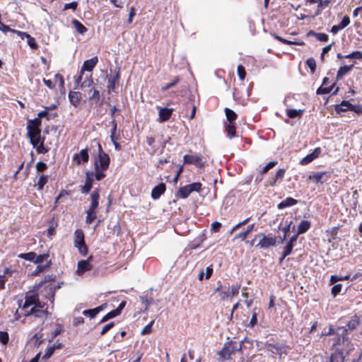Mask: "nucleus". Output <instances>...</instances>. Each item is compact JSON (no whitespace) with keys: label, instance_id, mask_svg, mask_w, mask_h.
<instances>
[{"label":"nucleus","instance_id":"obj_32","mask_svg":"<svg viewBox=\"0 0 362 362\" xmlns=\"http://www.w3.org/2000/svg\"><path fill=\"white\" fill-rule=\"evenodd\" d=\"M326 81H327V78H324L322 86L318 88V90H317L318 94H326V93H329L332 91L333 86H330L328 88L326 87Z\"/></svg>","mask_w":362,"mask_h":362},{"label":"nucleus","instance_id":"obj_11","mask_svg":"<svg viewBox=\"0 0 362 362\" xmlns=\"http://www.w3.org/2000/svg\"><path fill=\"white\" fill-rule=\"evenodd\" d=\"M276 243V238L275 237H269L263 235L262 238L257 243V247L260 248L267 249L271 246H274Z\"/></svg>","mask_w":362,"mask_h":362},{"label":"nucleus","instance_id":"obj_43","mask_svg":"<svg viewBox=\"0 0 362 362\" xmlns=\"http://www.w3.org/2000/svg\"><path fill=\"white\" fill-rule=\"evenodd\" d=\"M302 111L300 110H297L295 109L287 110V115L290 118H295L301 115Z\"/></svg>","mask_w":362,"mask_h":362},{"label":"nucleus","instance_id":"obj_49","mask_svg":"<svg viewBox=\"0 0 362 362\" xmlns=\"http://www.w3.org/2000/svg\"><path fill=\"white\" fill-rule=\"evenodd\" d=\"M117 316V314L115 312V310H112L111 312L106 314L100 320L101 323H103L110 319H112L115 317Z\"/></svg>","mask_w":362,"mask_h":362},{"label":"nucleus","instance_id":"obj_31","mask_svg":"<svg viewBox=\"0 0 362 362\" xmlns=\"http://www.w3.org/2000/svg\"><path fill=\"white\" fill-rule=\"evenodd\" d=\"M225 112H226V116L227 120L228 121V123H233V122L237 118L236 113L233 110H232L228 107H226L225 109Z\"/></svg>","mask_w":362,"mask_h":362},{"label":"nucleus","instance_id":"obj_23","mask_svg":"<svg viewBox=\"0 0 362 362\" xmlns=\"http://www.w3.org/2000/svg\"><path fill=\"white\" fill-rule=\"evenodd\" d=\"M70 103L74 106H77L81 100V94L78 92L71 91L69 93Z\"/></svg>","mask_w":362,"mask_h":362},{"label":"nucleus","instance_id":"obj_53","mask_svg":"<svg viewBox=\"0 0 362 362\" xmlns=\"http://www.w3.org/2000/svg\"><path fill=\"white\" fill-rule=\"evenodd\" d=\"M153 324V320H152L150 323H148L147 325H146L142 331L141 332V334H148L152 332V325Z\"/></svg>","mask_w":362,"mask_h":362},{"label":"nucleus","instance_id":"obj_63","mask_svg":"<svg viewBox=\"0 0 362 362\" xmlns=\"http://www.w3.org/2000/svg\"><path fill=\"white\" fill-rule=\"evenodd\" d=\"M33 339H35V344L37 345H40L42 341V334L37 333L33 336Z\"/></svg>","mask_w":362,"mask_h":362},{"label":"nucleus","instance_id":"obj_17","mask_svg":"<svg viewBox=\"0 0 362 362\" xmlns=\"http://www.w3.org/2000/svg\"><path fill=\"white\" fill-rule=\"evenodd\" d=\"M165 190V185L163 183H160L158 185L154 187L151 192V197L153 199H157L160 196L164 193Z\"/></svg>","mask_w":362,"mask_h":362},{"label":"nucleus","instance_id":"obj_4","mask_svg":"<svg viewBox=\"0 0 362 362\" xmlns=\"http://www.w3.org/2000/svg\"><path fill=\"white\" fill-rule=\"evenodd\" d=\"M242 345L239 344L238 347L235 345V343L230 341L226 342L221 351H218V354L223 361H227L230 358V356L237 351H240Z\"/></svg>","mask_w":362,"mask_h":362},{"label":"nucleus","instance_id":"obj_28","mask_svg":"<svg viewBox=\"0 0 362 362\" xmlns=\"http://www.w3.org/2000/svg\"><path fill=\"white\" fill-rule=\"evenodd\" d=\"M57 115V112H49L46 108L43 111L38 112L37 116L39 118L46 117L47 120L54 119Z\"/></svg>","mask_w":362,"mask_h":362},{"label":"nucleus","instance_id":"obj_21","mask_svg":"<svg viewBox=\"0 0 362 362\" xmlns=\"http://www.w3.org/2000/svg\"><path fill=\"white\" fill-rule=\"evenodd\" d=\"M310 222L309 221H307V220H303L298 227V232H297V234L298 236L300 234H303L305 233V232L308 231V230L310 228Z\"/></svg>","mask_w":362,"mask_h":362},{"label":"nucleus","instance_id":"obj_46","mask_svg":"<svg viewBox=\"0 0 362 362\" xmlns=\"http://www.w3.org/2000/svg\"><path fill=\"white\" fill-rule=\"evenodd\" d=\"M106 170H101V169H95V179L98 181L101 180L102 179H103L106 175L105 173V171Z\"/></svg>","mask_w":362,"mask_h":362},{"label":"nucleus","instance_id":"obj_3","mask_svg":"<svg viewBox=\"0 0 362 362\" xmlns=\"http://www.w3.org/2000/svg\"><path fill=\"white\" fill-rule=\"evenodd\" d=\"M98 153L95 157L94 168L107 170L110 165V156L103 151L100 143H98Z\"/></svg>","mask_w":362,"mask_h":362},{"label":"nucleus","instance_id":"obj_24","mask_svg":"<svg viewBox=\"0 0 362 362\" xmlns=\"http://www.w3.org/2000/svg\"><path fill=\"white\" fill-rule=\"evenodd\" d=\"M190 189L188 186V185L180 187V189L177 192V197L181 199H186L189 197V195L191 194Z\"/></svg>","mask_w":362,"mask_h":362},{"label":"nucleus","instance_id":"obj_44","mask_svg":"<svg viewBox=\"0 0 362 362\" xmlns=\"http://www.w3.org/2000/svg\"><path fill=\"white\" fill-rule=\"evenodd\" d=\"M191 192H199L202 189V184L200 182H194L188 185Z\"/></svg>","mask_w":362,"mask_h":362},{"label":"nucleus","instance_id":"obj_50","mask_svg":"<svg viewBox=\"0 0 362 362\" xmlns=\"http://www.w3.org/2000/svg\"><path fill=\"white\" fill-rule=\"evenodd\" d=\"M49 257V255L47 253H44L40 255H36V257L35 259V264H40L43 261L46 260Z\"/></svg>","mask_w":362,"mask_h":362},{"label":"nucleus","instance_id":"obj_5","mask_svg":"<svg viewBox=\"0 0 362 362\" xmlns=\"http://www.w3.org/2000/svg\"><path fill=\"white\" fill-rule=\"evenodd\" d=\"M74 245L82 255H87L88 247L85 244L84 234L81 229H77L74 232Z\"/></svg>","mask_w":362,"mask_h":362},{"label":"nucleus","instance_id":"obj_30","mask_svg":"<svg viewBox=\"0 0 362 362\" xmlns=\"http://www.w3.org/2000/svg\"><path fill=\"white\" fill-rule=\"evenodd\" d=\"M18 257L21 259L35 262L36 254L34 252H30L27 253H21L18 255Z\"/></svg>","mask_w":362,"mask_h":362},{"label":"nucleus","instance_id":"obj_7","mask_svg":"<svg viewBox=\"0 0 362 362\" xmlns=\"http://www.w3.org/2000/svg\"><path fill=\"white\" fill-rule=\"evenodd\" d=\"M40 303L39 297L35 293L27 294L25 298V302L22 305L21 303H19V308L22 310L28 308L30 306L37 305Z\"/></svg>","mask_w":362,"mask_h":362},{"label":"nucleus","instance_id":"obj_54","mask_svg":"<svg viewBox=\"0 0 362 362\" xmlns=\"http://www.w3.org/2000/svg\"><path fill=\"white\" fill-rule=\"evenodd\" d=\"M0 30L2 31L4 33H6L8 32L16 33L17 31L10 28L8 25L4 24L2 22H0Z\"/></svg>","mask_w":362,"mask_h":362},{"label":"nucleus","instance_id":"obj_35","mask_svg":"<svg viewBox=\"0 0 362 362\" xmlns=\"http://www.w3.org/2000/svg\"><path fill=\"white\" fill-rule=\"evenodd\" d=\"M48 181V177L44 175H42L38 180V182L36 185L38 190H42L44 186L47 184Z\"/></svg>","mask_w":362,"mask_h":362},{"label":"nucleus","instance_id":"obj_48","mask_svg":"<svg viewBox=\"0 0 362 362\" xmlns=\"http://www.w3.org/2000/svg\"><path fill=\"white\" fill-rule=\"evenodd\" d=\"M93 85V81L91 78V77H88L87 78H86L82 83H81V87L82 88H92Z\"/></svg>","mask_w":362,"mask_h":362},{"label":"nucleus","instance_id":"obj_34","mask_svg":"<svg viewBox=\"0 0 362 362\" xmlns=\"http://www.w3.org/2000/svg\"><path fill=\"white\" fill-rule=\"evenodd\" d=\"M226 129L227 132L228 136L231 139L235 136V127L233 123L226 124Z\"/></svg>","mask_w":362,"mask_h":362},{"label":"nucleus","instance_id":"obj_59","mask_svg":"<svg viewBox=\"0 0 362 362\" xmlns=\"http://www.w3.org/2000/svg\"><path fill=\"white\" fill-rule=\"evenodd\" d=\"M50 264H51V262H50V261H49L45 265H37L36 267L35 272V274L36 275L38 273L45 270L46 268L49 267Z\"/></svg>","mask_w":362,"mask_h":362},{"label":"nucleus","instance_id":"obj_37","mask_svg":"<svg viewBox=\"0 0 362 362\" xmlns=\"http://www.w3.org/2000/svg\"><path fill=\"white\" fill-rule=\"evenodd\" d=\"M54 84H58L61 90L64 88V81L61 74H56L54 75Z\"/></svg>","mask_w":362,"mask_h":362},{"label":"nucleus","instance_id":"obj_26","mask_svg":"<svg viewBox=\"0 0 362 362\" xmlns=\"http://www.w3.org/2000/svg\"><path fill=\"white\" fill-rule=\"evenodd\" d=\"M90 198H91V204H90L89 209H90V211H95V209L98 207V204H99V202H98L99 193L97 192H93L91 194Z\"/></svg>","mask_w":362,"mask_h":362},{"label":"nucleus","instance_id":"obj_29","mask_svg":"<svg viewBox=\"0 0 362 362\" xmlns=\"http://www.w3.org/2000/svg\"><path fill=\"white\" fill-rule=\"evenodd\" d=\"M359 317L357 315H354L347 323L346 327L350 330H353L356 328L359 325Z\"/></svg>","mask_w":362,"mask_h":362},{"label":"nucleus","instance_id":"obj_33","mask_svg":"<svg viewBox=\"0 0 362 362\" xmlns=\"http://www.w3.org/2000/svg\"><path fill=\"white\" fill-rule=\"evenodd\" d=\"M72 24L74 25L75 29L77 30L78 33L80 34H83L86 32L87 28L78 21L77 20H73Z\"/></svg>","mask_w":362,"mask_h":362},{"label":"nucleus","instance_id":"obj_22","mask_svg":"<svg viewBox=\"0 0 362 362\" xmlns=\"http://www.w3.org/2000/svg\"><path fill=\"white\" fill-rule=\"evenodd\" d=\"M351 103L349 101L344 100L340 104L335 105L336 112L339 114L342 112L350 110Z\"/></svg>","mask_w":362,"mask_h":362},{"label":"nucleus","instance_id":"obj_61","mask_svg":"<svg viewBox=\"0 0 362 362\" xmlns=\"http://www.w3.org/2000/svg\"><path fill=\"white\" fill-rule=\"evenodd\" d=\"M30 140L33 147H37L38 144L43 142V141H41L40 136L39 137H33V139H30Z\"/></svg>","mask_w":362,"mask_h":362},{"label":"nucleus","instance_id":"obj_64","mask_svg":"<svg viewBox=\"0 0 362 362\" xmlns=\"http://www.w3.org/2000/svg\"><path fill=\"white\" fill-rule=\"evenodd\" d=\"M286 170L283 168L279 169L276 173L275 179L281 180L284 177Z\"/></svg>","mask_w":362,"mask_h":362},{"label":"nucleus","instance_id":"obj_15","mask_svg":"<svg viewBox=\"0 0 362 362\" xmlns=\"http://www.w3.org/2000/svg\"><path fill=\"white\" fill-rule=\"evenodd\" d=\"M16 34L18 36H20L23 40L24 39V37H26L28 40V44L32 49H37V44L36 43L35 39L33 37H31L29 34L22 31H16Z\"/></svg>","mask_w":362,"mask_h":362},{"label":"nucleus","instance_id":"obj_9","mask_svg":"<svg viewBox=\"0 0 362 362\" xmlns=\"http://www.w3.org/2000/svg\"><path fill=\"white\" fill-rule=\"evenodd\" d=\"M156 109L158 111V122H159L160 123H163L168 121L170 118L172 113L173 112V108L161 107L157 106Z\"/></svg>","mask_w":362,"mask_h":362},{"label":"nucleus","instance_id":"obj_62","mask_svg":"<svg viewBox=\"0 0 362 362\" xmlns=\"http://www.w3.org/2000/svg\"><path fill=\"white\" fill-rule=\"evenodd\" d=\"M114 326V322H110L107 325H105L101 332H100V335H104L108 330H110L112 327Z\"/></svg>","mask_w":362,"mask_h":362},{"label":"nucleus","instance_id":"obj_19","mask_svg":"<svg viewBox=\"0 0 362 362\" xmlns=\"http://www.w3.org/2000/svg\"><path fill=\"white\" fill-rule=\"evenodd\" d=\"M354 66V62L350 65H344L343 66H341L337 74V78L341 79L345 75L349 74L353 69Z\"/></svg>","mask_w":362,"mask_h":362},{"label":"nucleus","instance_id":"obj_12","mask_svg":"<svg viewBox=\"0 0 362 362\" xmlns=\"http://www.w3.org/2000/svg\"><path fill=\"white\" fill-rule=\"evenodd\" d=\"M267 350L274 354H277L280 357L286 354V347L278 344H269L267 346Z\"/></svg>","mask_w":362,"mask_h":362},{"label":"nucleus","instance_id":"obj_27","mask_svg":"<svg viewBox=\"0 0 362 362\" xmlns=\"http://www.w3.org/2000/svg\"><path fill=\"white\" fill-rule=\"evenodd\" d=\"M317 158V148H315L312 153L307 155L301 159L300 163L301 165H307Z\"/></svg>","mask_w":362,"mask_h":362},{"label":"nucleus","instance_id":"obj_8","mask_svg":"<svg viewBox=\"0 0 362 362\" xmlns=\"http://www.w3.org/2000/svg\"><path fill=\"white\" fill-rule=\"evenodd\" d=\"M185 163L194 164L197 167L202 168L205 164L202 161V157L198 154L185 155L183 157Z\"/></svg>","mask_w":362,"mask_h":362},{"label":"nucleus","instance_id":"obj_18","mask_svg":"<svg viewBox=\"0 0 362 362\" xmlns=\"http://www.w3.org/2000/svg\"><path fill=\"white\" fill-rule=\"evenodd\" d=\"M297 203H298V201L296 199H295L292 197H287L286 199H285L284 200H283L278 204L277 208H278V209L281 210L285 208L292 206L296 204Z\"/></svg>","mask_w":362,"mask_h":362},{"label":"nucleus","instance_id":"obj_45","mask_svg":"<svg viewBox=\"0 0 362 362\" xmlns=\"http://www.w3.org/2000/svg\"><path fill=\"white\" fill-rule=\"evenodd\" d=\"M237 71H238V75L239 78L241 81H243L246 76V72H245L244 66L242 65L238 66Z\"/></svg>","mask_w":362,"mask_h":362},{"label":"nucleus","instance_id":"obj_13","mask_svg":"<svg viewBox=\"0 0 362 362\" xmlns=\"http://www.w3.org/2000/svg\"><path fill=\"white\" fill-rule=\"evenodd\" d=\"M89 159L88 148L82 149L78 153H76L73 157V160L78 165L87 163Z\"/></svg>","mask_w":362,"mask_h":362},{"label":"nucleus","instance_id":"obj_1","mask_svg":"<svg viewBox=\"0 0 362 362\" xmlns=\"http://www.w3.org/2000/svg\"><path fill=\"white\" fill-rule=\"evenodd\" d=\"M348 329L345 327H338L336 331L332 327L329 328V332L322 333V335H331L336 334L337 339L334 345L338 346L336 351L332 354L330 362H344L346 356L354 350V346L346 336Z\"/></svg>","mask_w":362,"mask_h":362},{"label":"nucleus","instance_id":"obj_57","mask_svg":"<svg viewBox=\"0 0 362 362\" xmlns=\"http://www.w3.org/2000/svg\"><path fill=\"white\" fill-rule=\"evenodd\" d=\"M341 288H342V285L341 284H335L332 288V294L334 296H336L337 294H339L340 293Z\"/></svg>","mask_w":362,"mask_h":362},{"label":"nucleus","instance_id":"obj_40","mask_svg":"<svg viewBox=\"0 0 362 362\" xmlns=\"http://www.w3.org/2000/svg\"><path fill=\"white\" fill-rule=\"evenodd\" d=\"M344 58L362 59V52L361 51L352 52L351 53H350L347 55H344Z\"/></svg>","mask_w":362,"mask_h":362},{"label":"nucleus","instance_id":"obj_58","mask_svg":"<svg viewBox=\"0 0 362 362\" xmlns=\"http://www.w3.org/2000/svg\"><path fill=\"white\" fill-rule=\"evenodd\" d=\"M78 4L76 1H72L71 3L66 4L64 6V10L72 9L75 11L77 8Z\"/></svg>","mask_w":362,"mask_h":362},{"label":"nucleus","instance_id":"obj_38","mask_svg":"<svg viewBox=\"0 0 362 362\" xmlns=\"http://www.w3.org/2000/svg\"><path fill=\"white\" fill-rule=\"evenodd\" d=\"M55 349L56 346L54 345L48 346L46 349L45 354L42 357V360L45 361L49 358L54 354Z\"/></svg>","mask_w":362,"mask_h":362},{"label":"nucleus","instance_id":"obj_52","mask_svg":"<svg viewBox=\"0 0 362 362\" xmlns=\"http://www.w3.org/2000/svg\"><path fill=\"white\" fill-rule=\"evenodd\" d=\"M93 90L92 95L89 97L90 100H95L98 102L100 99L99 91L97 90L94 87L90 88V91Z\"/></svg>","mask_w":362,"mask_h":362},{"label":"nucleus","instance_id":"obj_60","mask_svg":"<svg viewBox=\"0 0 362 362\" xmlns=\"http://www.w3.org/2000/svg\"><path fill=\"white\" fill-rule=\"evenodd\" d=\"M36 169L38 172H43L47 169V164L44 162L39 161L36 163Z\"/></svg>","mask_w":362,"mask_h":362},{"label":"nucleus","instance_id":"obj_47","mask_svg":"<svg viewBox=\"0 0 362 362\" xmlns=\"http://www.w3.org/2000/svg\"><path fill=\"white\" fill-rule=\"evenodd\" d=\"M277 162L276 161H270L269 162L262 170L261 173L265 174L268 172L269 170L271 168H273L275 165H276Z\"/></svg>","mask_w":362,"mask_h":362},{"label":"nucleus","instance_id":"obj_2","mask_svg":"<svg viewBox=\"0 0 362 362\" xmlns=\"http://www.w3.org/2000/svg\"><path fill=\"white\" fill-rule=\"evenodd\" d=\"M240 286L232 285L226 287L219 284L214 290L215 293H218V296L221 300H226L231 297L238 294Z\"/></svg>","mask_w":362,"mask_h":362},{"label":"nucleus","instance_id":"obj_16","mask_svg":"<svg viewBox=\"0 0 362 362\" xmlns=\"http://www.w3.org/2000/svg\"><path fill=\"white\" fill-rule=\"evenodd\" d=\"M298 239V235H293L286 243V245L284 247V256H288L291 254L293 251V248L295 246L296 241Z\"/></svg>","mask_w":362,"mask_h":362},{"label":"nucleus","instance_id":"obj_55","mask_svg":"<svg viewBox=\"0 0 362 362\" xmlns=\"http://www.w3.org/2000/svg\"><path fill=\"white\" fill-rule=\"evenodd\" d=\"M9 337L6 332H0V342L3 344H6L8 341Z\"/></svg>","mask_w":362,"mask_h":362},{"label":"nucleus","instance_id":"obj_36","mask_svg":"<svg viewBox=\"0 0 362 362\" xmlns=\"http://www.w3.org/2000/svg\"><path fill=\"white\" fill-rule=\"evenodd\" d=\"M92 187V180L89 177V173H87V179L84 186L81 189L82 193H88Z\"/></svg>","mask_w":362,"mask_h":362},{"label":"nucleus","instance_id":"obj_41","mask_svg":"<svg viewBox=\"0 0 362 362\" xmlns=\"http://www.w3.org/2000/svg\"><path fill=\"white\" fill-rule=\"evenodd\" d=\"M306 65L309 67L310 69V73L313 74L315 71L316 67V62L315 59L313 57H310L307 59L306 61Z\"/></svg>","mask_w":362,"mask_h":362},{"label":"nucleus","instance_id":"obj_51","mask_svg":"<svg viewBox=\"0 0 362 362\" xmlns=\"http://www.w3.org/2000/svg\"><path fill=\"white\" fill-rule=\"evenodd\" d=\"M179 78L178 77H176L173 81V82L171 83H167L165 86H163L161 88V90L162 91H165L168 89H170V88L175 86L179 81Z\"/></svg>","mask_w":362,"mask_h":362},{"label":"nucleus","instance_id":"obj_14","mask_svg":"<svg viewBox=\"0 0 362 362\" xmlns=\"http://www.w3.org/2000/svg\"><path fill=\"white\" fill-rule=\"evenodd\" d=\"M98 62V57H93L90 59L86 60L81 67V74H83L84 71H91L93 68L96 66Z\"/></svg>","mask_w":362,"mask_h":362},{"label":"nucleus","instance_id":"obj_20","mask_svg":"<svg viewBox=\"0 0 362 362\" xmlns=\"http://www.w3.org/2000/svg\"><path fill=\"white\" fill-rule=\"evenodd\" d=\"M92 269L91 264L88 260H81L78 262V272L83 274L87 271H90Z\"/></svg>","mask_w":362,"mask_h":362},{"label":"nucleus","instance_id":"obj_25","mask_svg":"<svg viewBox=\"0 0 362 362\" xmlns=\"http://www.w3.org/2000/svg\"><path fill=\"white\" fill-rule=\"evenodd\" d=\"M255 228V223H252L251 225H249L247 227V229L245 230V231H243V232H240L238 234H237L235 237V239H241L242 240H244L247 237V235H249V233L253 230Z\"/></svg>","mask_w":362,"mask_h":362},{"label":"nucleus","instance_id":"obj_42","mask_svg":"<svg viewBox=\"0 0 362 362\" xmlns=\"http://www.w3.org/2000/svg\"><path fill=\"white\" fill-rule=\"evenodd\" d=\"M82 314L85 316L89 317L90 319L94 318L98 315L97 310L95 308L85 310L82 312Z\"/></svg>","mask_w":362,"mask_h":362},{"label":"nucleus","instance_id":"obj_56","mask_svg":"<svg viewBox=\"0 0 362 362\" xmlns=\"http://www.w3.org/2000/svg\"><path fill=\"white\" fill-rule=\"evenodd\" d=\"M350 23V18L348 16L343 17L341 21L338 24L342 29L346 28Z\"/></svg>","mask_w":362,"mask_h":362},{"label":"nucleus","instance_id":"obj_6","mask_svg":"<svg viewBox=\"0 0 362 362\" xmlns=\"http://www.w3.org/2000/svg\"><path fill=\"white\" fill-rule=\"evenodd\" d=\"M40 121L39 119H35L34 120H29L28 124L27 126L28 129V136L30 139H33V137H39L41 133V130L40 129Z\"/></svg>","mask_w":362,"mask_h":362},{"label":"nucleus","instance_id":"obj_10","mask_svg":"<svg viewBox=\"0 0 362 362\" xmlns=\"http://www.w3.org/2000/svg\"><path fill=\"white\" fill-rule=\"evenodd\" d=\"M23 315L25 316L34 315L35 317H42L47 315V311L42 310L41 303H38L33 306L29 311H25Z\"/></svg>","mask_w":362,"mask_h":362},{"label":"nucleus","instance_id":"obj_39","mask_svg":"<svg viewBox=\"0 0 362 362\" xmlns=\"http://www.w3.org/2000/svg\"><path fill=\"white\" fill-rule=\"evenodd\" d=\"M95 218H96L95 211H90V209H88V210L87 211L86 223L88 224H90Z\"/></svg>","mask_w":362,"mask_h":362}]
</instances>
